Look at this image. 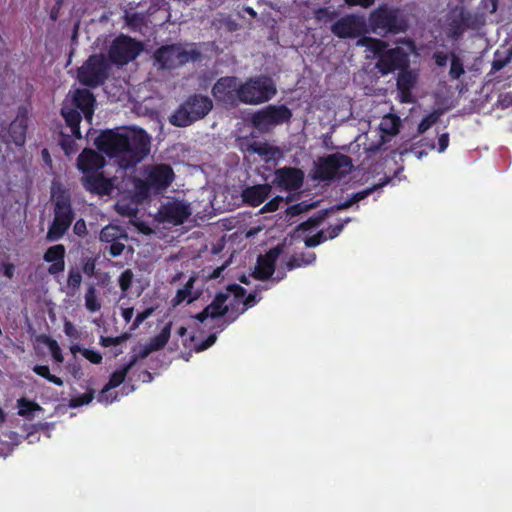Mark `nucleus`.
Here are the masks:
<instances>
[{
	"label": "nucleus",
	"mask_w": 512,
	"mask_h": 512,
	"mask_svg": "<svg viewBox=\"0 0 512 512\" xmlns=\"http://www.w3.org/2000/svg\"><path fill=\"white\" fill-rule=\"evenodd\" d=\"M196 282L195 277H190L188 281L185 283L184 287L178 289L175 297L172 299V304L174 306L182 304V303H191L195 299L200 296V290L194 287Z\"/></svg>",
	"instance_id": "c85d7f7f"
},
{
	"label": "nucleus",
	"mask_w": 512,
	"mask_h": 512,
	"mask_svg": "<svg viewBox=\"0 0 512 512\" xmlns=\"http://www.w3.org/2000/svg\"><path fill=\"white\" fill-rule=\"evenodd\" d=\"M212 109V101L206 96L189 98L171 115L170 122L178 127H185L204 117Z\"/></svg>",
	"instance_id": "0eeeda50"
},
{
	"label": "nucleus",
	"mask_w": 512,
	"mask_h": 512,
	"mask_svg": "<svg viewBox=\"0 0 512 512\" xmlns=\"http://www.w3.org/2000/svg\"><path fill=\"white\" fill-rule=\"evenodd\" d=\"M438 145V152L443 153L449 145L448 133H444L439 136Z\"/></svg>",
	"instance_id": "864d4df0"
},
{
	"label": "nucleus",
	"mask_w": 512,
	"mask_h": 512,
	"mask_svg": "<svg viewBox=\"0 0 512 512\" xmlns=\"http://www.w3.org/2000/svg\"><path fill=\"white\" fill-rule=\"evenodd\" d=\"M145 181H137L136 195L140 200L150 193H158L167 189L174 180V172L169 165L158 164L146 169Z\"/></svg>",
	"instance_id": "423d86ee"
},
{
	"label": "nucleus",
	"mask_w": 512,
	"mask_h": 512,
	"mask_svg": "<svg viewBox=\"0 0 512 512\" xmlns=\"http://www.w3.org/2000/svg\"><path fill=\"white\" fill-rule=\"evenodd\" d=\"M121 316L124 321L128 324L132 322L134 316V309L132 307H120Z\"/></svg>",
	"instance_id": "603ef678"
},
{
	"label": "nucleus",
	"mask_w": 512,
	"mask_h": 512,
	"mask_svg": "<svg viewBox=\"0 0 512 512\" xmlns=\"http://www.w3.org/2000/svg\"><path fill=\"white\" fill-rule=\"evenodd\" d=\"M94 97L88 89H76L72 98L66 100L62 107V115L71 129V133L74 137L80 139L81 132L79 123L81 120V113L91 124L93 112H94Z\"/></svg>",
	"instance_id": "39448f33"
},
{
	"label": "nucleus",
	"mask_w": 512,
	"mask_h": 512,
	"mask_svg": "<svg viewBox=\"0 0 512 512\" xmlns=\"http://www.w3.org/2000/svg\"><path fill=\"white\" fill-rule=\"evenodd\" d=\"M400 119L392 114L385 115L379 125L380 131L382 133L379 142L377 145H370L366 149L369 151L377 150L381 145L386 142L384 135L393 136L396 135L399 131Z\"/></svg>",
	"instance_id": "a878e982"
},
{
	"label": "nucleus",
	"mask_w": 512,
	"mask_h": 512,
	"mask_svg": "<svg viewBox=\"0 0 512 512\" xmlns=\"http://www.w3.org/2000/svg\"><path fill=\"white\" fill-rule=\"evenodd\" d=\"M4 268V274L8 277V278H11L14 274V266L12 264H4L3 266Z\"/></svg>",
	"instance_id": "0e129e2a"
},
{
	"label": "nucleus",
	"mask_w": 512,
	"mask_h": 512,
	"mask_svg": "<svg viewBox=\"0 0 512 512\" xmlns=\"http://www.w3.org/2000/svg\"><path fill=\"white\" fill-rule=\"evenodd\" d=\"M83 349L84 348H81L79 345H73L71 346L70 351L75 356L77 353L82 354Z\"/></svg>",
	"instance_id": "338daca9"
},
{
	"label": "nucleus",
	"mask_w": 512,
	"mask_h": 512,
	"mask_svg": "<svg viewBox=\"0 0 512 512\" xmlns=\"http://www.w3.org/2000/svg\"><path fill=\"white\" fill-rule=\"evenodd\" d=\"M291 115V111L284 105H270L255 113L252 121L256 128L263 130L288 121Z\"/></svg>",
	"instance_id": "dca6fc26"
},
{
	"label": "nucleus",
	"mask_w": 512,
	"mask_h": 512,
	"mask_svg": "<svg viewBox=\"0 0 512 512\" xmlns=\"http://www.w3.org/2000/svg\"><path fill=\"white\" fill-rule=\"evenodd\" d=\"M95 144L106 155L117 158L124 169L136 165L150 150V138L138 128L129 129L123 134L103 132L96 138Z\"/></svg>",
	"instance_id": "f03ea898"
},
{
	"label": "nucleus",
	"mask_w": 512,
	"mask_h": 512,
	"mask_svg": "<svg viewBox=\"0 0 512 512\" xmlns=\"http://www.w3.org/2000/svg\"><path fill=\"white\" fill-rule=\"evenodd\" d=\"M367 31L364 16L349 14L339 18L331 25V32L338 38H357Z\"/></svg>",
	"instance_id": "ddd939ff"
},
{
	"label": "nucleus",
	"mask_w": 512,
	"mask_h": 512,
	"mask_svg": "<svg viewBox=\"0 0 512 512\" xmlns=\"http://www.w3.org/2000/svg\"><path fill=\"white\" fill-rule=\"evenodd\" d=\"M375 0H345V2L350 5H360L362 7H370Z\"/></svg>",
	"instance_id": "bf43d9fd"
},
{
	"label": "nucleus",
	"mask_w": 512,
	"mask_h": 512,
	"mask_svg": "<svg viewBox=\"0 0 512 512\" xmlns=\"http://www.w3.org/2000/svg\"><path fill=\"white\" fill-rule=\"evenodd\" d=\"M175 336L178 337V340L181 341V344L186 347V348H190L191 347V344L192 342L194 341V337L193 336H186L187 334V329L182 326V325H177L175 327Z\"/></svg>",
	"instance_id": "79ce46f5"
},
{
	"label": "nucleus",
	"mask_w": 512,
	"mask_h": 512,
	"mask_svg": "<svg viewBox=\"0 0 512 512\" xmlns=\"http://www.w3.org/2000/svg\"><path fill=\"white\" fill-rule=\"evenodd\" d=\"M141 50L142 46L139 42L129 37L120 36L111 45L109 56L114 63L123 65L135 59Z\"/></svg>",
	"instance_id": "4468645a"
},
{
	"label": "nucleus",
	"mask_w": 512,
	"mask_h": 512,
	"mask_svg": "<svg viewBox=\"0 0 512 512\" xmlns=\"http://www.w3.org/2000/svg\"><path fill=\"white\" fill-rule=\"evenodd\" d=\"M135 359H132L128 364L124 365L122 368L116 370L113 372V374L110 377L109 382L106 384L108 388H116L120 384H122L126 378V375L128 371L131 369V367L134 365Z\"/></svg>",
	"instance_id": "2f4dec72"
},
{
	"label": "nucleus",
	"mask_w": 512,
	"mask_h": 512,
	"mask_svg": "<svg viewBox=\"0 0 512 512\" xmlns=\"http://www.w3.org/2000/svg\"><path fill=\"white\" fill-rule=\"evenodd\" d=\"M190 205L183 200L169 201L159 209V218L162 222L180 225L191 215Z\"/></svg>",
	"instance_id": "a211bd4d"
},
{
	"label": "nucleus",
	"mask_w": 512,
	"mask_h": 512,
	"mask_svg": "<svg viewBox=\"0 0 512 512\" xmlns=\"http://www.w3.org/2000/svg\"><path fill=\"white\" fill-rule=\"evenodd\" d=\"M198 56L193 44L169 45L155 53V61L160 68L173 69L194 60Z\"/></svg>",
	"instance_id": "6e6552de"
},
{
	"label": "nucleus",
	"mask_w": 512,
	"mask_h": 512,
	"mask_svg": "<svg viewBox=\"0 0 512 512\" xmlns=\"http://www.w3.org/2000/svg\"><path fill=\"white\" fill-rule=\"evenodd\" d=\"M18 414L23 417H30L35 411H41L42 408L35 402L29 401L25 398H20L17 401Z\"/></svg>",
	"instance_id": "473e14b6"
},
{
	"label": "nucleus",
	"mask_w": 512,
	"mask_h": 512,
	"mask_svg": "<svg viewBox=\"0 0 512 512\" xmlns=\"http://www.w3.org/2000/svg\"><path fill=\"white\" fill-rule=\"evenodd\" d=\"M72 374H73L74 377L80 378L81 375H82L81 369L73 367Z\"/></svg>",
	"instance_id": "774afa93"
},
{
	"label": "nucleus",
	"mask_w": 512,
	"mask_h": 512,
	"mask_svg": "<svg viewBox=\"0 0 512 512\" xmlns=\"http://www.w3.org/2000/svg\"><path fill=\"white\" fill-rule=\"evenodd\" d=\"M248 150L263 156L266 160L271 159L275 155V150L266 143H253Z\"/></svg>",
	"instance_id": "e433bc0d"
},
{
	"label": "nucleus",
	"mask_w": 512,
	"mask_h": 512,
	"mask_svg": "<svg viewBox=\"0 0 512 512\" xmlns=\"http://www.w3.org/2000/svg\"><path fill=\"white\" fill-rule=\"evenodd\" d=\"M93 397H94V392L89 391L82 395L71 398L69 401V406L75 408V407H79L82 405H87L93 400Z\"/></svg>",
	"instance_id": "ea45409f"
},
{
	"label": "nucleus",
	"mask_w": 512,
	"mask_h": 512,
	"mask_svg": "<svg viewBox=\"0 0 512 512\" xmlns=\"http://www.w3.org/2000/svg\"><path fill=\"white\" fill-rule=\"evenodd\" d=\"M245 291L238 285L228 286L225 291L216 295L215 299L208 305L204 311L197 314L194 319L200 321L204 327L212 329L221 327V317L226 313L234 315L233 319L240 313L246 311L248 307L256 303L255 295L250 294L244 298Z\"/></svg>",
	"instance_id": "7ed1b4c3"
},
{
	"label": "nucleus",
	"mask_w": 512,
	"mask_h": 512,
	"mask_svg": "<svg viewBox=\"0 0 512 512\" xmlns=\"http://www.w3.org/2000/svg\"><path fill=\"white\" fill-rule=\"evenodd\" d=\"M313 207H314V204H307L306 202H301V203H298L296 205L289 207L287 212L289 215L295 216V215H298L305 211H308Z\"/></svg>",
	"instance_id": "09e8293b"
},
{
	"label": "nucleus",
	"mask_w": 512,
	"mask_h": 512,
	"mask_svg": "<svg viewBox=\"0 0 512 512\" xmlns=\"http://www.w3.org/2000/svg\"><path fill=\"white\" fill-rule=\"evenodd\" d=\"M151 314H152V309H150V308L137 313L132 321V324H131L129 330L133 331V330L137 329L140 326V324L143 321H145Z\"/></svg>",
	"instance_id": "49530a36"
},
{
	"label": "nucleus",
	"mask_w": 512,
	"mask_h": 512,
	"mask_svg": "<svg viewBox=\"0 0 512 512\" xmlns=\"http://www.w3.org/2000/svg\"><path fill=\"white\" fill-rule=\"evenodd\" d=\"M438 118L439 114L437 112H433L426 116L419 124V132L424 133L425 131H427L433 124L437 122Z\"/></svg>",
	"instance_id": "a18cd8bd"
},
{
	"label": "nucleus",
	"mask_w": 512,
	"mask_h": 512,
	"mask_svg": "<svg viewBox=\"0 0 512 512\" xmlns=\"http://www.w3.org/2000/svg\"><path fill=\"white\" fill-rule=\"evenodd\" d=\"M224 270V266L218 267L213 271V273L210 275L211 278L215 279L218 278L221 275V272Z\"/></svg>",
	"instance_id": "69168bd1"
},
{
	"label": "nucleus",
	"mask_w": 512,
	"mask_h": 512,
	"mask_svg": "<svg viewBox=\"0 0 512 512\" xmlns=\"http://www.w3.org/2000/svg\"><path fill=\"white\" fill-rule=\"evenodd\" d=\"M121 342L120 337L112 338V337H101L100 343L104 347H109L112 345H118Z\"/></svg>",
	"instance_id": "6e6d98bb"
},
{
	"label": "nucleus",
	"mask_w": 512,
	"mask_h": 512,
	"mask_svg": "<svg viewBox=\"0 0 512 512\" xmlns=\"http://www.w3.org/2000/svg\"><path fill=\"white\" fill-rule=\"evenodd\" d=\"M351 169L349 157L341 154H333L320 159L316 165L314 176L320 180L340 178Z\"/></svg>",
	"instance_id": "9d476101"
},
{
	"label": "nucleus",
	"mask_w": 512,
	"mask_h": 512,
	"mask_svg": "<svg viewBox=\"0 0 512 512\" xmlns=\"http://www.w3.org/2000/svg\"><path fill=\"white\" fill-rule=\"evenodd\" d=\"M369 23L374 33L386 35L389 32L401 31L404 27L398 17V10L383 5L373 10L369 16Z\"/></svg>",
	"instance_id": "1a4fd4ad"
},
{
	"label": "nucleus",
	"mask_w": 512,
	"mask_h": 512,
	"mask_svg": "<svg viewBox=\"0 0 512 512\" xmlns=\"http://www.w3.org/2000/svg\"><path fill=\"white\" fill-rule=\"evenodd\" d=\"M464 73L465 70L462 60L455 53H452L450 56L449 76L452 79H459Z\"/></svg>",
	"instance_id": "f704fd0d"
},
{
	"label": "nucleus",
	"mask_w": 512,
	"mask_h": 512,
	"mask_svg": "<svg viewBox=\"0 0 512 512\" xmlns=\"http://www.w3.org/2000/svg\"><path fill=\"white\" fill-rule=\"evenodd\" d=\"M65 248L63 245H54L47 249L44 254V260L51 263L48 272L52 275L62 272L65 268L64 262Z\"/></svg>",
	"instance_id": "393cba45"
},
{
	"label": "nucleus",
	"mask_w": 512,
	"mask_h": 512,
	"mask_svg": "<svg viewBox=\"0 0 512 512\" xmlns=\"http://www.w3.org/2000/svg\"><path fill=\"white\" fill-rule=\"evenodd\" d=\"M471 26L470 16L463 9H456L452 12L451 22L447 28V35L451 38H459L466 28Z\"/></svg>",
	"instance_id": "b1692460"
},
{
	"label": "nucleus",
	"mask_w": 512,
	"mask_h": 512,
	"mask_svg": "<svg viewBox=\"0 0 512 512\" xmlns=\"http://www.w3.org/2000/svg\"><path fill=\"white\" fill-rule=\"evenodd\" d=\"M380 185H375L372 188H368L366 190L360 191L355 193L350 199L346 200L342 204L337 206L338 210L348 208L352 206L354 203L363 200L366 198L370 193H372L374 190H376Z\"/></svg>",
	"instance_id": "c9c22d12"
},
{
	"label": "nucleus",
	"mask_w": 512,
	"mask_h": 512,
	"mask_svg": "<svg viewBox=\"0 0 512 512\" xmlns=\"http://www.w3.org/2000/svg\"><path fill=\"white\" fill-rule=\"evenodd\" d=\"M277 93L273 80L266 76H256L241 82L236 77H223L213 87L214 97L226 106L237 102L259 105L271 100Z\"/></svg>",
	"instance_id": "f257e3e1"
},
{
	"label": "nucleus",
	"mask_w": 512,
	"mask_h": 512,
	"mask_svg": "<svg viewBox=\"0 0 512 512\" xmlns=\"http://www.w3.org/2000/svg\"><path fill=\"white\" fill-rule=\"evenodd\" d=\"M315 17L318 21L329 22L336 17L335 11H330L328 8L318 9L315 13Z\"/></svg>",
	"instance_id": "de8ad7c7"
},
{
	"label": "nucleus",
	"mask_w": 512,
	"mask_h": 512,
	"mask_svg": "<svg viewBox=\"0 0 512 512\" xmlns=\"http://www.w3.org/2000/svg\"><path fill=\"white\" fill-rule=\"evenodd\" d=\"M104 165V158L93 150H84L78 158V167L86 175L97 172Z\"/></svg>",
	"instance_id": "bb28decb"
},
{
	"label": "nucleus",
	"mask_w": 512,
	"mask_h": 512,
	"mask_svg": "<svg viewBox=\"0 0 512 512\" xmlns=\"http://www.w3.org/2000/svg\"><path fill=\"white\" fill-rule=\"evenodd\" d=\"M108 64L104 56H91L78 71V79L88 86H97L107 77Z\"/></svg>",
	"instance_id": "f8f14e48"
},
{
	"label": "nucleus",
	"mask_w": 512,
	"mask_h": 512,
	"mask_svg": "<svg viewBox=\"0 0 512 512\" xmlns=\"http://www.w3.org/2000/svg\"><path fill=\"white\" fill-rule=\"evenodd\" d=\"M112 390L113 388H108V386L105 385L97 396V401L107 405L117 400L118 394Z\"/></svg>",
	"instance_id": "58836bf2"
},
{
	"label": "nucleus",
	"mask_w": 512,
	"mask_h": 512,
	"mask_svg": "<svg viewBox=\"0 0 512 512\" xmlns=\"http://www.w3.org/2000/svg\"><path fill=\"white\" fill-rule=\"evenodd\" d=\"M283 201L282 197H276L272 199L270 202H268L263 208V212H273L276 211L279 207L280 202Z\"/></svg>",
	"instance_id": "3c124183"
},
{
	"label": "nucleus",
	"mask_w": 512,
	"mask_h": 512,
	"mask_svg": "<svg viewBox=\"0 0 512 512\" xmlns=\"http://www.w3.org/2000/svg\"><path fill=\"white\" fill-rule=\"evenodd\" d=\"M83 183L87 190L98 195H109L113 190V183L101 173L92 172L83 177Z\"/></svg>",
	"instance_id": "4be33fe9"
},
{
	"label": "nucleus",
	"mask_w": 512,
	"mask_h": 512,
	"mask_svg": "<svg viewBox=\"0 0 512 512\" xmlns=\"http://www.w3.org/2000/svg\"><path fill=\"white\" fill-rule=\"evenodd\" d=\"M433 58L438 66H445L448 60V56L443 52H436Z\"/></svg>",
	"instance_id": "4d7b16f0"
},
{
	"label": "nucleus",
	"mask_w": 512,
	"mask_h": 512,
	"mask_svg": "<svg viewBox=\"0 0 512 512\" xmlns=\"http://www.w3.org/2000/svg\"><path fill=\"white\" fill-rule=\"evenodd\" d=\"M27 113L24 109H20L15 119L9 124L0 125V138L3 142L9 144L14 143L21 146L25 142L27 129Z\"/></svg>",
	"instance_id": "2eb2a0df"
},
{
	"label": "nucleus",
	"mask_w": 512,
	"mask_h": 512,
	"mask_svg": "<svg viewBox=\"0 0 512 512\" xmlns=\"http://www.w3.org/2000/svg\"><path fill=\"white\" fill-rule=\"evenodd\" d=\"M85 307L89 312H97L101 309V301L94 286L90 285L85 293Z\"/></svg>",
	"instance_id": "7c9ffc66"
},
{
	"label": "nucleus",
	"mask_w": 512,
	"mask_h": 512,
	"mask_svg": "<svg viewBox=\"0 0 512 512\" xmlns=\"http://www.w3.org/2000/svg\"><path fill=\"white\" fill-rule=\"evenodd\" d=\"M270 193L269 185H255L242 192L244 202L251 206H258L265 201Z\"/></svg>",
	"instance_id": "cd10ccee"
},
{
	"label": "nucleus",
	"mask_w": 512,
	"mask_h": 512,
	"mask_svg": "<svg viewBox=\"0 0 512 512\" xmlns=\"http://www.w3.org/2000/svg\"><path fill=\"white\" fill-rule=\"evenodd\" d=\"M73 220V213L67 199H57L54 219L47 232L49 241H57L64 236Z\"/></svg>",
	"instance_id": "9b49d317"
},
{
	"label": "nucleus",
	"mask_w": 512,
	"mask_h": 512,
	"mask_svg": "<svg viewBox=\"0 0 512 512\" xmlns=\"http://www.w3.org/2000/svg\"><path fill=\"white\" fill-rule=\"evenodd\" d=\"M82 355L93 364H99L102 361V355L92 349H83Z\"/></svg>",
	"instance_id": "8fccbe9b"
},
{
	"label": "nucleus",
	"mask_w": 512,
	"mask_h": 512,
	"mask_svg": "<svg viewBox=\"0 0 512 512\" xmlns=\"http://www.w3.org/2000/svg\"><path fill=\"white\" fill-rule=\"evenodd\" d=\"M215 340H216V336L210 335L205 342L201 343L198 347H196V350L202 351V350L207 349L208 347H210L211 345L214 344Z\"/></svg>",
	"instance_id": "052dcab7"
},
{
	"label": "nucleus",
	"mask_w": 512,
	"mask_h": 512,
	"mask_svg": "<svg viewBox=\"0 0 512 512\" xmlns=\"http://www.w3.org/2000/svg\"><path fill=\"white\" fill-rule=\"evenodd\" d=\"M33 371L44 377L45 379H47L49 382L57 385V386H62L63 385V381L55 376V375H52L50 374V371H49V367L48 366H44V365H36L34 368H33Z\"/></svg>",
	"instance_id": "4c0bfd02"
},
{
	"label": "nucleus",
	"mask_w": 512,
	"mask_h": 512,
	"mask_svg": "<svg viewBox=\"0 0 512 512\" xmlns=\"http://www.w3.org/2000/svg\"><path fill=\"white\" fill-rule=\"evenodd\" d=\"M82 282V275L78 269H71L67 279V294L75 295Z\"/></svg>",
	"instance_id": "72a5a7b5"
},
{
	"label": "nucleus",
	"mask_w": 512,
	"mask_h": 512,
	"mask_svg": "<svg viewBox=\"0 0 512 512\" xmlns=\"http://www.w3.org/2000/svg\"><path fill=\"white\" fill-rule=\"evenodd\" d=\"M419 79V73L415 69L408 67L402 69L397 77V88L402 102L411 101V91L416 87Z\"/></svg>",
	"instance_id": "412c9836"
},
{
	"label": "nucleus",
	"mask_w": 512,
	"mask_h": 512,
	"mask_svg": "<svg viewBox=\"0 0 512 512\" xmlns=\"http://www.w3.org/2000/svg\"><path fill=\"white\" fill-rule=\"evenodd\" d=\"M75 331V327L74 325L69 322V321H66L65 324H64V332L68 335V336H72L73 333Z\"/></svg>",
	"instance_id": "e2e57ef3"
},
{
	"label": "nucleus",
	"mask_w": 512,
	"mask_h": 512,
	"mask_svg": "<svg viewBox=\"0 0 512 512\" xmlns=\"http://www.w3.org/2000/svg\"><path fill=\"white\" fill-rule=\"evenodd\" d=\"M133 277V272L130 269L125 270L119 276L118 283L123 294H125L127 290L130 288L133 281Z\"/></svg>",
	"instance_id": "a19ab883"
},
{
	"label": "nucleus",
	"mask_w": 512,
	"mask_h": 512,
	"mask_svg": "<svg viewBox=\"0 0 512 512\" xmlns=\"http://www.w3.org/2000/svg\"><path fill=\"white\" fill-rule=\"evenodd\" d=\"M127 237L124 229L117 225H107L100 232V241L110 244L108 249L109 253L113 257H117L122 254L125 245L120 241Z\"/></svg>",
	"instance_id": "6ab92c4d"
},
{
	"label": "nucleus",
	"mask_w": 512,
	"mask_h": 512,
	"mask_svg": "<svg viewBox=\"0 0 512 512\" xmlns=\"http://www.w3.org/2000/svg\"><path fill=\"white\" fill-rule=\"evenodd\" d=\"M483 5L487 12L494 13L497 10V1L496 0H483Z\"/></svg>",
	"instance_id": "680f3d73"
},
{
	"label": "nucleus",
	"mask_w": 512,
	"mask_h": 512,
	"mask_svg": "<svg viewBox=\"0 0 512 512\" xmlns=\"http://www.w3.org/2000/svg\"><path fill=\"white\" fill-rule=\"evenodd\" d=\"M499 105L501 108H508L512 105V95L504 94L500 96Z\"/></svg>",
	"instance_id": "13d9d810"
},
{
	"label": "nucleus",
	"mask_w": 512,
	"mask_h": 512,
	"mask_svg": "<svg viewBox=\"0 0 512 512\" xmlns=\"http://www.w3.org/2000/svg\"><path fill=\"white\" fill-rule=\"evenodd\" d=\"M357 46L365 47L367 58L377 56L379 59L376 68L382 75H387L396 70H402L408 67L409 56L415 50L414 43L411 40H402L399 45L393 49H387V43L371 37H361L356 42Z\"/></svg>",
	"instance_id": "20e7f679"
},
{
	"label": "nucleus",
	"mask_w": 512,
	"mask_h": 512,
	"mask_svg": "<svg viewBox=\"0 0 512 512\" xmlns=\"http://www.w3.org/2000/svg\"><path fill=\"white\" fill-rule=\"evenodd\" d=\"M74 233L78 236H84L86 234L87 228L84 220L80 219L76 221L73 227Z\"/></svg>",
	"instance_id": "5fc2aeb1"
},
{
	"label": "nucleus",
	"mask_w": 512,
	"mask_h": 512,
	"mask_svg": "<svg viewBox=\"0 0 512 512\" xmlns=\"http://www.w3.org/2000/svg\"><path fill=\"white\" fill-rule=\"evenodd\" d=\"M46 345H47L48 349L50 350L51 355L54 358V360L59 363L63 362L64 358L62 356V352H61V349H60L57 341L53 340V339H47Z\"/></svg>",
	"instance_id": "c03bdc74"
},
{
	"label": "nucleus",
	"mask_w": 512,
	"mask_h": 512,
	"mask_svg": "<svg viewBox=\"0 0 512 512\" xmlns=\"http://www.w3.org/2000/svg\"><path fill=\"white\" fill-rule=\"evenodd\" d=\"M279 254L280 251L278 249H271L267 254L259 256L254 270V277L264 280L272 276Z\"/></svg>",
	"instance_id": "5701e85b"
},
{
	"label": "nucleus",
	"mask_w": 512,
	"mask_h": 512,
	"mask_svg": "<svg viewBox=\"0 0 512 512\" xmlns=\"http://www.w3.org/2000/svg\"><path fill=\"white\" fill-rule=\"evenodd\" d=\"M315 260V254L309 253L307 256L295 257L293 260L287 263L289 269L300 267L303 265L311 264Z\"/></svg>",
	"instance_id": "37998d69"
},
{
	"label": "nucleus",
	"mask_w": 512,
	"mask_h": 512,
	"mask_svg": "<svg viewBox=\"0 0 512 512\" xmlns=\"http://www.w3.org/2000/svg\"><path fill=\"white\" fill-rule=\"evenodd\" d=\"M348 221H349V219H347L344 223H341V224H338L336 226L329 228L326 234L323 231H320V232H317L313 236L300 235V233L312 232V230L314 228H316L319 225V223L321 222V218L311 219L307 222L302 223L298 227L299 237L303 238L306 246L314 247V246L319 245L320 243H322L323 241H325L327 239H333L336 236H338L339 233L342 231L344 224L347 223Z\"/></svg>",
	"instance_id": "f3484780"
},
{
	"label": "nucleus",
	"mask_w": 512,
	"mask_h": 512,
	"mask_svg": "<svg viewBox=\"0 0 512 512\" xmlns=\"http://www.w3.org/2000/svg\"><path fill=\"white\" fill-rule=\"evenodd\" d=\"M174 324L172 322L166 324L159 335L151 339L149 343L150 350H158L162 348L168 341Z\"/></svg>",
	"instance_id": "c756f323"
},
{
	"label": "nucleus",
	"mask_w": 512,
	"mask_h": 512,
	"mask_svg": "<svg viewBox=\"0 0 512 512\" xmlns=\"http://www.w3.org/2000/svg\"><path fill=\"white\" fill-rule=\"evenodd\" d=\"M304 174L296 168H281L275 173L274 182L286 190H297L301 187Z\"/></svg>",
	"instance_id": "aec40b11"
}]
</instances>
